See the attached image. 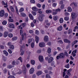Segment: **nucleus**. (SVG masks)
I'll use <instances>...</instances> for the list:
<instances>
[{"mask_svg":"<svg viewBox=\"0 0 78 78\" xmlns=\"http://www.w3.org/2000/svg\"><path fill=\"white\" fill-rule=\"evenodd\" d=\"M34 43L32 42L31 44V47L32 48H34Z\"/></svg>","mask_w":78,"mask_h":78,"instance_id":"5fc2aeb1","label":"nucleus"},{"mask_svg":"<svg viewBox=\"0 0 78 78\" xmlns=\"http://www.w3.org/2000/svg\"><path fill=\"white\" fill-rule=\"evenodd\" d=\"M9 34V32H8L5 31L3 34L4 37H6L8 36V34Z\"/></svg>","mask_w":78,"mask_h":78,"instance_id":"9d476101","label":"nucleus"},{"mask_svg":"<svg viewBox=\"0 0 78 78\" xmlns=\"http://www.w3.org/2000/svg\"><path fill=\"white\" fill-rule=\"evenodd\" d=\"M6 23H7V22L6 21L4 20L2 22V25H6Z\"/></svg>","mask_w":78,"mask_h":78,"instance_id":"ea45409f","label":"nucleus"},{"mask_svg":"<svg viewBox=\"0 0 78 78\" xmlns=\"http://www.w3.org/2000/svg\"><path fill=\"white\" fill-rule=\"evenodd\" d=\"M44 15L43 14H41V15L39 16L38 17V20L40 22H42L44 18H43V16H44Z\"/></svg>","mask_w":78,"mask_h":78,"instance_id":"f03ea898","label":"nucleus"},{"mask_svg":"<svg viewBox=\"0 0 78 78\" xmlns=\"http://www.w3.org/2000/svg\"><path fill=\"white\" fill-rule=\"evenodd\" d=\"M4 48V46L3 45H0V49H3Z\"/></svg>","mask_w":78,"mask_h":78,"instance_id":"6e6d98bb","label":"nucleus"},{"mask_svg":"<svg viewBox=\"0 0 78 78\" xmlns=\"http://www.w3.org/2000/svg\"><path fill=\"white\" fill-rule=\"evenodd\" d=\"M58 13V12L56 11L55 10H53V12H52V15H56V14H57Z\"/></svg>","mask_w":78,"mask_h":78,"instance_id":"4be33fe9","label":"nucleus"},{"mask_svg":"<svg viewBox=\"0 0 78 78\" xmlns=\"http://www.w3.org/2000/svg\"><path fill=\"white\" fill-rule=\"evenodd\" d=\"M59 21L60 23H63V22H64V20H63V18H61L60 19Z\"/></svg>","mask_w":78,"mask_h":78,"instance_id":"c756f323","label":"nucleus"},{"mask_svg":"<svg viewBox=\"0 0 78 78\" xmlns=\"http://www.w3.org/2000/svg\"><path fill=\"white\" fill-rule=\"evenodd\" d=\"M39 46L40 47H44L45 46V44L44 42H41L39 43Z\"/></svg>","mask_w":78,"mask_h":78,"instance_id":"423d86ee","label":"nucleus"},{"mask_svg":"<svg viewBox=\"0 0 78 78\" xmlns=\"http://www.w3.org/2000/svg\"><path fill=\"white\" fill-rule=\"evenodd\" d=\"M3 53L4 54H5V55L6 56H7L8 55V52H6V50H4L3 51Z\"/></svg>","mask_w":78,"mask_h":78,"instance_id":"393cba45","label":"nucleus"},{"mask_svg":"<svg viewBox=\"0 0 78 78\" xmlns=\"http://www.w3.org/2000/svg\"><path fill=\"white\" fill-rule=\"evenodd\" d=\"M64 20L66 21H68L69 20V17H66L64 18Z\"/></svg>","mask_w":78,"mask_h":78,"instance_id":"58836bf2","label":"nucleus"},{"mask_svg":"<svg viewBox=\"0 0 78 78\" xmlns=\"http://www.w3.org/2000/svg\"><path fill=\"white\" fill-rule=\"evenodd\" d=\"M24 11V9L23 8H21L19 11L20 12H23Z\"/></svg>","mask_w":78,"mask_h":78,"instance_id":"c9c22d12","label":"nucleus"},{"mask_svg":"<svg viewBox=\"0 0 78 78\" xmlns=\"http://www.w3.org/2000/svg\"><path fill=\"white\" fill-rule=\"evenodd\" d=\"M39 31L37 30H35L36 34H37V35H38V34H39Z\"/></svg>","mask_w":78,"mask_h":78,"instance_id":"13d9d810","label":"nucleus"},{"mask_svg":"<svg viewBox=\"0 0 78 78\" xmlns=\"http://www.w3.org/2000/svg\"><path fill=\"white\" fill-rule=\"evenodd\" d=\"M20 34L22 36V39L20 40V42H22V41L24 40V37H26V33H24L23 34V31L22 30H20Z\"/></svg>","mask_w":78,"mask_h":78,"instance_id":"f257e3e1","label":"nucleus"},{"mask_svg":"<svg viewBox=\"0 0 78 78\" xmlns=\"http://www.w3.org/2000/svg\"><path fill=\"white\" fill-rule=\"evenodd\" d=\"M57 5V4L56 3H53L52 4V6L53 7H56V5Z\"/></svg>","mask_w":78,"mask_h":78,"instance_id":"603ef678","label":"nucleus"},{"mask_svg":"<svg viewBox=\"0 0 78 78\" xmlns=\"http://www.w3.org/2000/svg\"><path fill=\"white\" fill-rule=\"evenodd\" d=\"M53 60V58L52 57H50L49 59H48V63H51Z\"/></svg>","mask_w":78,"mask_h":78,"instance_id":"ddd939ff","label":"nucleus"},{"mask_svg":"<svg viewBox=\"0 0 78 78\" xmlns=\"http://www.w3.org/2000/svg\"><path fill=\"white\" fill-rule=\"evenodd\" d=\"M31 63L32 65H34L35 64V61L33 60H32L31 61Z\"/></svg>","mask_w":78,"mask_h":78,"instance_id":"7c9ffc66","label":"nucleus"},{"mask_svg":"<svg viewBox=\"0 0 78 78\" xmlns=\"http://www.w3.org/2000/svg\"><path fill=\"white\" fill-rule=\"evenodd\" d=\"M23 74L25 75V74H26V72H27V69H26V68H23Z\"/></svg>","mask_w":78,"mask_h":78,"instance_id":"aec40b11","label":"nucleus"},{"mask_svg":"<svg viewBox=\"0 0 78 78\" xmlns=\"http://www.w3.org/2000/svg\"><path fill=\"white\" fill-rule=\"evenodd\" d=\"M21 15L22 17H25L26 16V14L23 12H21Z\"/></svg>","mask_w":78,"mask_h":78,"instance_id":"f704fd0d","label":"nucleus"},{"mask_svg":"<svg viewBox=\"0 0 78 78\" xmlns=\"http://www.w3.org/2000/svg\"><path fill=\"white\" fill-rule=\"evenodd\" d=\"M78 30V26H76L74 27V29L73 31H76V30Z\"/></svg>","mask_w":78,"mask_h":78,"instance_id":"79ce46f5","label":"nucleus"},{"mask_svg":"<svg viewBox=\"0 0 78 78\" xmlns=\"http://www.w3.org/2000/svg\"><path fill=\"white\" fill-rule=\"evenodd\" d=\"M18 59L19 60H20V61L21 62H22V57H19V58H18Z\"/></svg>","mask_w":78,"mask_h":78,"instance_id":"864d4df0","label":"nucleus"},{"mask_svg":"<svg viewBox=\"0 0 78 78\" xmlns=\"http://www.w3.org/2000/svg\"><path fill=\"white\" fill-rule=\"evenodd\" d=\"M37 7H38V8H41V5L40 4H37Z\"/></svg>","mask_w":78,"mask_h":78,"instance_id":"e2e57ef3","label":"nucleus"},{"mask_svg":"<svg viewBox=\"0 0 78 78\" xmlns=\"http://www.w3.org/2000/svg\"><path fill=\"white\" fill-rule=\"evenodd\" d=\"M72 33V29H69L68 30V34H71Z\"/></svg>","mask_w":78,"mask_h":78,"instance_id":"473e14b6","label":"nucleus"},{"mask_svg":"<svg viewBox=\"0 0 78 78\" xmlns=\"http://www.w3.org/2000/svg\"><path fill=\"white\" fill-rule=\"evenodd\" d=\"M9 37H12V34H9Z\"/></svg>","mask_w":78,"mask_h":78,"instance_id":"69168bd1","label":"nucleus"},{"mask_svg":"<svg viewBox=\"0 0 78 78\" xmlns=\"http://www.w3.org/2000/svg\"><path fill=\"white\" fill-rule=\"evenodd\" d=\"M64 5L62 4L61 5V9H64Z\"/></svg>","mask_w":78,"mask_h":78,"instance_id":"4d7b16f0","label":"nucleus"},{"mask_svg":"<svg viewBox=\"0 0 78 78\" xmlns=\"http://www.w3.org/2000/svg\"><path fill=\"white\" fill-rule=\"evenodd\" d=\"M12 64L13 66H16V61L14 60L12 62Z\"/></svg>","mask_w":78,"mask_h":78,"instance_id":"cd10ccee","label":"nucleus"},{"mask_svg":"<svg viewBox=\"0 0 78 78\" xmlns=\"http://www.w3.org/2000/svg\"><path fill=\"white\" fill-rule=\"evenodd\" d=\"M58 19V16H55L53 18V20L55 21L57 20Z\"/></svg>","mask_w":78,"mask_h":78,"instance_id":"5701e85b","label":"nucleus"},{"mask_svg":"<svg viewBox=\"0 0 78 78\" xmlns=\"http://www.w3.org/2000/svg\"><path fill=\"white\" fill-rule=\"evenodd\" d=\"M32 9L34 10V11H38V9L36 7H32Z\"/></svg>","mask_w":78,"mask_h":78,"instance_id":"2eb2a0df","label":"nucleus"},{"mask_svg":"<svg viewBox=\"0 0 78 78\" xmlns=\"http://www.w3.org/2000/svg\"><path fill=\"white\" fill-rule=\"evenodd\" d=\"M30 2L31 3H35V1L34 0H30Z\"/></svg>","mask_w":78,"mask_h":78,"instance_id":"3c124183","label":"nucleus"},{"mask_svg":"<svg viewBox=\"0 0 78 78\" xmlns=\"http://www.w3.org/2000/svg\"><path fill=\"white\" fill-rule=\"evenodd\" d=\"M42 73V72L41 71H38L36 73V74L37 76H39V75H41Z\"/></svg>","mask_w":78,"mask_h":78,"instance_id":"4468645a","label":"nucleus"},{"mask_svg":"<svg viewBox=\"0 0 78 78\" xmlns=\"http://www.w3.org/2000/svg\"><path fill=\"white\" fill-rule=\"evenodd\" d=\"M32 77L33 78H36V75L34 74L33 75Z\"/></svg>","mask_w":78,"mask_h":78,"instance_id":"774afa93","label":"nucleus"},{"mask_svg":"<svg viewBox=\"0 0 78 78\" xmlns=\"http://www.w3.org/2000/svg\"><path fill=\"white\" fill-rule=\"evenodd\" d=\"M5 15V11L4 10H2L0 11V16L3 17Z\"/></svg>","mask_w":78,"mask_h":78,"instance_id":"7ed1b4c3","label":"nucleus"},{"mask_svg":"<svg viewBox=\"0 0 78 78\" xmlns=\"http://www.w3.org/2000/svg\"><path fill=\"white\" fill-rule=\"evenodd\" d=\"M65 55L67 57H68L69 56V54L67 53V52H65Z\"/></svg>","mask_w":78,"mask_h":78,"instance_id":"8fccbe9b","label":"nucleus"},{"mask_svg":"<svg viewBox=\"0 0 78 78\" xmlns=\"http://www.w3.org/2000/svg\"><path fill=\"white\" fill-rule=\"evenodd\" d=\"M52 12V11L51 10H46V12L48 14V13H51Z\"/></svg>","mask_w":78,"mask_h":78,"instance_id":"bb28decb","label":"nucleus"},{"mask_svg":"<svg viewBox=\"0 0 78 78\" xmlns=\"http://www.w3.org/2000/svg\"><path fill=\"white\" fill-rule=\"evenodd\" d=\"M8 78H15V77L12 76H10L8 77Z\"/></svg>","mask_w":78,"mask_h":78,"instance_id":"338daca9","label":"nucleus"},{"mask_svg":"<svg viewBox=\"0 0 78 78\" xmlns=\"http://www.w3.org/2000/svg\"><path fill=\"white\" fill-rule=\"evenodd\" d=\"M32 42V40L30 39H29L28 40V44H30V42Z\"/></svg>","mask_w":78,"mask_h":78,"instance_id":"09e8293b","label":"nucleus"},{"mask_svg":"<svg viewBox=\"0 0 78 78\" xmlns=\"http://www.w3.org/2000/svg\"><path fill=\"white\" fill-rule=\"evenodd\" d=\"M16 61V65H18V64H19V60H15Z\"/></svg>","mask_w":78,"mask_h":78,"instance_id":"0e129e2a","label":"nucleus"},{"mask_svg":"<svg viewBox=\"0 0 78 78\" xmlns=\"http://www.w3.org/2000/svg\"><path fill=\"white\" fill-rule=\"evenodd\" d=\"M9 48L10 49H12V50H13L14 48V46L12 44L10 46H9Z\"/></svg>","mask_w":78,"mask_h":78,"instance_id":"c85d7f7f","label":"nucleus"},{"mask_svg":"<svg viewBox=\"0 0 78 78\" xmlns=\"http://www.w3.org/2000/svg\"><path fill=\"white\" fill-rule=\"evenodd\" d=\"M17 37H14L12 38V40L13 41H16V40H17Z\"/></svg>","mask_w":78,"mask_h":78,"instance_id":"a19ab883","label":"nucleus"},{"mask_svg":"<svg viewBox=\"0 0 78 78\" xmlns=\"http://www.w3.org/2000/svg\"><path fill=\"white\" fill-rule=\"evenodd\" d=\"M71 17H72V20H73L75 18V13L73 12L71 13Z\"/></svg>","mask_w":78,"mask_h":78,"instance_id":"0eeeda50","label":"nucleus"},{"mask_svg":"<svg viewBox=\"0 0 78 78\" xmlns=\"http://www.w3.org/2000/svg\"><path fill=\"white\" fill-rule=\"evenodd\" d=\"M59 55L60 57V58H61V59H64L65 58V55L63 53H60Z\"/></svg>","mask_w":78,"mask_h":78,"instance_id":"39448f33","label":"nucleus"},{"mask_svg":"<svg viewBox=\"0 0 78 78\" xmlns=\"http://www.w3.org/2000/svg\"><path fill=\"white\" fill-rule=\"evenodd\" d=\"M22 25L23 27H24L27 25V24H26V23H23L22 24Z\"/></svg>","mask_w":78,"mask_h":78,"instance_id":"052dcab7","label":"nucleus"},{"mask_svg":"<svg viewBox=\"0 0 78 78\" xmlns=\"http://www.w3.org/2000/svg\"><path fill=\"white\" fill-rule=\"evenodd\" d=\"M57 30L58 31H62V27L61 26H60L59 27L57 28Z\"/></svg>","mask_w":78,"mask_h":78,"instance_id":"6ab92c4d","label":"nucleus"},{"mask_svg":"<svg viewBox=\"0 0 78 78\" xmlns=\"http://www.w3.org/2000/svg\"><path fill=\"white\" fill-rule=\"evenodd\" d=\"M29 17L30 18V19L31 20H34V18H33V15H31V14H29Z\"/></svg>","mask_w":78,"mask_h":78,"instance_id":"b1692460","label":"nucleus"},{"mask_svg":"<svg viewBox=\"0 0 78 78\" xmlns=\"http://www.w3.org/2000/svg\"><path fill=\"white\" fill-rule=\"evenodd\" d=\"M34 72V69L33 68H31L29 71L30 74H33Z\"/></svg>","mask_w":78,"mask_h":78,"instance_id":"6e6552de","label":"nucleus"},{"mask_svg":"<svg viewBox=\"0 0 78 78\" xmlns=\"http://www.w3.org/2000/svg\"><path fill=\"white\" fill-rule=\"evenodd\" d=\"M64 41L65 43H68V44H70V43H71L70 41L67 39H64Z\"/></svg>","mask_w":78,"mask_h":78,"instance_id":"f8f14e48","label":"nucleus"},{"mask_svg":"<svg viewBox=\"0 0 78 78\" xmlns=\"http://www.w3.org/2000/svg\"><path fill=\"white\" fill-rule=\"evenodd\" d=\"M4 17L5 18H6L8 16V14L7 13H5L4 14Z\"/></svg>","mask_w":78,"mask_h":78,"instance_id":"c03bdc74","label":"nucleus"},{"mask_svg":"<svg viewBox=\"0 0 78 78\" xmlns=\"http://www.w3.org/2000/svg\"><path fill=\"white\" fill-rule=\"evenodd\" d=\"M13 67V66L12 65H8L7 66V68L8 69H10Z\"/></svg>","mask_w":78,"mask_h":78,"instance_id":"2f4dec72","label":"nucleus"},{"mask_svg":"<svg viewBox=\"0 0 78 78\" xmlns=\"http://www.w3.org/2000/svg\"><path fill=\"white\" fill-rule=\"evenodd\" d=\"M77 42H78V41L77 40H76L74 41L72 43V47H73L74 45H75V44H76Z\"/></svg>","mask_w":78,"mask_h":78,"instance_id":"a211bd4d","label":"nucleus"},{"mask_svg":"<svg viewBox=\"0 0 78 78\" xmlns=\"http://www.w3.org/2000/svg\"><path fill=\"white\" fill-rule=\"evenodd\" d=\"M9 27L10 28H15V26L13 24L10 23L9 25Z\"/></svg>","mask_w":78,"mask_h":78,"instance_id":"20e7f679","label":"nucleus"},{"mask_svg":"<svg viewBox=\"0 0 78 78\" xmlns=\"http://www.w3.org/2000/svg\"><path fill=\"white\" fill-rule=\"evenodd\" d=\"M39 37L37 36H36L35 37V41L36 43H38V42H39Z\"/></svg>","mask_w":78,"mask_h":78,"instance_id":"dca6fc26","label":"nucleus"},{"mask_svg":"<svg viewBox=\"0 0 78 78\" xmlns=\"http://www.w3.org/2000/svg\"><path fill=\"white\" fill-rule=\"evenodd\" d=\"M71 55H72V56H73V57H75V56H76V54L75 53H74V51H72Z\"/></svg>","mask_w":78,"mask_h":78,"instance_id":"72a5a7b5","label":"nucleus"},{"mask_svg":"<svg viewBox=\"0 0 78 78\" xmlns=\"http://www.w3.org/2000/svg\"><path fill=\"white\" fill-rule=\"evenodd\" d=\"M41 51H42L41 50H39L37 51V53H41Z\"/></svg>","mask_w":78,"mask_h":78,"instance_id":"680f3d73","label":"nucleus"},{"mask_svg":"<svg viewBox=\"0 0 78 78\" xmlns=\"http://www.w3.org/2000/svg\"><path fill=\"white\" fill-rule=\"evenodd\" d=\"M44 42L48 41V37L47 36H45L44 37Z\"/></svg>","mask_w":78,"mask_h":78,"instance_id":"1a4fd4ad","label":"nucleus"},{"mask_svg":"<svg viewBox=\"0 0 78 78\" xmlns=\"http://www.w3.org/2000/svg\"><path fill=\"white\" fill-rule=\"evenodd\" d=\"M58 43H59V44H63V42H62V40H59L58 41Z\"/></svg>","mask_w":78,"mask_h":78,"instance_id":"a18cd8bd","label":"nucleus"},{"mask_svg":"<svg viewBox=\"0 0 78 78\" xmlns=\"http://www.w3.org/2000/svg\"><path fill=\"white\" fill-rule=\"evenodd\" d=\"M65 67L67 68V69H69L70 67V65H69V63L67 65H65Z\"/></svg>","mask_w":78,"mask_h":78,"instance_id":"e433bc0d","label":"nucleus"},{"mask_svg":"<svg viewBox=\"0 0 78 78\" xmlns=\"http://www.w3.org/2000/svg\"><path fill=\"white\" fill-rule=\"evenodd\" d=\"M51 49L50 48H49L48 49L47 52L48 53L50 54L51 53Z\"/></svg>","mask_w":78,"mask_h":78,"instance_id":"a878e982","label":"nucleus"},{"mask_svg":"<svg viewBox=\"0 0 78 78\" xmlns=\"http://www.w3.org/2000/svg\"><path fill=\"white\" fill-rule=\"evenodd\" d=\"M32 13L33 14V16H36V12H35L32 11Z\"/></svg>","mask_w":78,"mask_h":78,"instance_id":"bf43d9fd","label":"nucleus"},{"mask_svg":"<svg viewBox=\"0 0 78 78\" xmlns=\"http://www.w3.org/2000/svg\"><path fill=\"white\" fill-rule=\"evenodd\" d=\"M72 9L70 7H69L68 8V12H72Z\"/></svg>","mask_w":78,"mask_h":78,"instance_id":"412c9836","label":"nucleus"},{"mask_svg":"<svg viewBox=\"0 0 78 78\" xmlns=\"http://www.w3.org/2000/svg\"><path fill=\"white\" fill-rule=\"evenodd\" d=\"M46 78H51V76L48 74H46Z\"/></svg>","mask_w":78,"mask_h":78,"instance_id":"37998d69","label":"nucleus"},{"mask_svg":"<svg viewBox=\"0 0 78 78\" xmlns=\"http://www.w3.org/2000/svg\"><path fill=\"white\" fill-rule=\"evenodd\" d=\"M3 73H4L5 74H6V73H7V70L6 69V68H5V69L3 70Z\"/></svg>","mask_w":78,"mask_h":78,"instance_id":"49530a36","label":"nucleus"},{"mask_svg":"<svg viewBox=\"0 0 78 78\" xmlns=\"http://www.w3.org/2000/svg\"><path fill=\"white\" fill-rule=\"evenodd\" d=\"M10 8L11 9V10L12 11V12H14V11H15L14 9V8L13 7H12V6H11L10 7Z\"/></svg>","mask_w":78,"mask_h":78,"instance_id":"4c0bfd02","label":"nucleus"},{"mask_svg":"<svg viewBox=\"0 0 78 78\" xmlns=\"http://www.w3.org/2000/svg\"><path fill=\"white\" fill-rule=\"evenodd\" d=\"M38 58L40 62H42V61H44V58H43V57L42 56H39Z\"/></svg>","mask_w":78,"mask_h":78,"instance_id":"9b49d317","label":"nucleus"},{"mask_svg":"<svg viewBox=\"0 0 78 78\" xmlns=\"http://www.w3.org/2000/svg\"><path fill=\"white\" fill-rule=\"evenodd\" d=\"M7 45L8 46H9V47H10V46L12 45V43H11V42H9L8 43Z\"/></svg>","mask_w":78,"mask_h":78,"instance_id":"de8ad7c7","label":"nucleus"},{"mask_svg":"<svg viewBox=\"0 0 78 78\" xmlns=\"http://www.w3.org/2000/svg\"><path fill=\"white\" fill-rule=\"evenodd\" d=\"M12 17L11 16L9 17V19H8V21L10 22H14V20H13V19H11Z\"/></svg>","mask_w":78,"mask_h":78,"instance_id":"f3484780","label":"nucleus"}]
</instances>
